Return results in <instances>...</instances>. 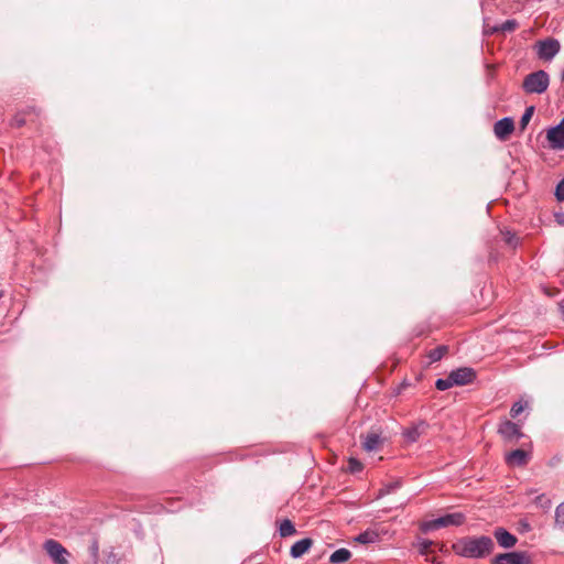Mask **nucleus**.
Here are the masks:
<instances>
[{
  "mask_svg": "<svg viewBox=\"0 0 564 564\" xmlns=\"http://www.w3.org/2000/svg\"><path fill=\"white\" fill-rule=\"evenodd\" d=\"M456 554L467 558H482L495 549V543L490 536H466L453 545Z\"/></svg>",
  "mask_w": 564,
  "mask_h": 564,
  "instance_id": "nucleus-1",
  "label": "nucleus"
},
{
  "mask_svg": "<svg viewBox=\"0 0 564 564\" xmlns=\"http://www.w3.org/2000/svg\"><path fill=\"white\" fill-rule=\"evenodd\" d=\"M550 85V76L543 70H535L528 74L522 82V89L527 94H536L541 95L546 91Z\"/></svg>",
  "mask_w": 564,
  "mask_h": 564,
  "instance_id": "nucleus-2",
  "label": "nucleus"
},
{
  "mask_svg": "<svg viewBox=\"0 0 564 564\" xmlns=\"http://www.w3.org/2000/svg\"><path fill=\"white\" fill-rule=\"evenodd\" d=\"M465 519H466V517L462 512L447 513V514L438 517L436 519L423 522L421 524V530L424 533H427L430 531H433V530H436L440 528H445V527H451V525L458 527L465 522Z\"/></svg>",
  "mask_w": 564,
  "mask_h": 564,
  "instance_id": "nucleus-3",
  "label": "nucleus"
},
{
  "mask_svg": "<svg viewBox=\"0 0 564 564\" xmlns=\"http://www.w3.org/2000/svg\"><path fill=\"white\" fill-rule=\"evenodd\" d=\"M561 44L554 37H546L536 43V53L539 58L543 61H551L560 52Z\"/></svg>",
  "mask_w": 564,
  "mask_h": 564,
  "instance_id": "nucleus-4",
  "label": "nucleus"
},
{
  "mask_svg": "<svg viewBox=\"0 0 564 564\" xmlns=\"http://www.w3.org/2000/svg\"><path fill=\"white\" fill-rule=\"evenodd\" d=\"M498 433L507 443H517L520 438L524 437V434L521 432V427L518 423L512 421H503L499 424Z\"/></svg>",
  "mask_w": 564,
  "mask_h": 564,
  "instance_id": "nucleus-5",
  "label": "nucleus"
},
{
  "mask_svg": "<svg viewBox=\"0 0 564 564\" xmlns=\"http://www.w3.org/2000/svg\"><path fill=\"white\" fill-rule=\"evenodd\" d=\"M47 555L54 561L55 564H68L66 555L67 550L56 540H46L43 545Z\"/></svg>",
  "mask_w": 564,
  "mask_h": 564,
  "instance_id": "nucleus-6",
  "label": "nucleus"
},
{
  "mask_svg": "<svg viewBox=\"0 0 564 564\" xmlns=\"http://www.w3.org/2000/svg\"><path fill=\"white\" fill-rule=\"evenodd\" d=\"M531 561L527 552H506L496 555L491 564H529Z\"/></svg>",
  "mask_w": 564,
  "mask_h": 564,
  "instance_id": "nucleus-7",
  "label": "nucleus"
},
{
  "mask_svg": "<svg viewBox=\"0 0 564 564\" xmlns=\"http://www.w3.org/2000/svg\"><path fill=\"white\" fill-rule=\"evenodd\" d=\"M546 138H547L552 149H554V150H563L564 149V118L560 121L558 124H556L547 130Z\"/></svg>",
  "mask_w": 564,
  "mask_h": 564,
  "instance_id": "nucleus-8",
  "label": "nucleus"
},
{
  "mask_svg": "<svg viewBox=\"0 0 564 564\" xmlns=\"http://www.w3.org/2000/svg\"><path fill=\"white\" fill-rule=\"evenodd\" d=\"M451 379L455 386H465L471 383L476 379V371L470 367H462L451 372Z\"/></svg>",
  "mask_w": 564,
  "mask_h": 564,
  "instance_id": "nucleus-9",
  "label": "nucleus"
},
{
  "mask_svg": "<svg viewBox=\"0 0 564 564\" xmlns=\"http://www.w3.org/2000/svg\"><path fill=\"white\" fill-rule=\"evenodd\" d=\"M514 130V121L511 117H505L494 124V132L497 139L505 141Z\"/></svg>",
  "mask_w": 564,
  "mask_h": 564,
  "instance_id": "nucleus-10",
  "label": "nucleus"
},
{
  "mask_svg": "<svg viewBox=\"0 0 564 564\" xmlns=\"http://www.w3.org/2000/svg\"><path fill=\"white\" fill-rule=\"evenodd\" d=\"M492 534L497 540V543L503 549H511L518 542L517 536L502 527L496 528Z\"/></svg>",
  "mask_w": 564,
  "mask_h": 564,
  "instance_id": "nucleus-11",
  "label": "nucleus"
},
{
  "mask_svg": "<svg viewBox=\"0 0 564 564\" xmlns=\"http://www.w3.org/2000/svg\"><path fill=\"white\" fill-rule=\"evenodd\" d=\"M427 427V422L421 420L417 423L413 424L412 426L405 429L402 432V435L406 440V442L415 443L420 438V436L426 431Z\"/></svg>",
  "mask_w": 564,
  "mask_h": 564,
  "instance_id": "nucleus-12",
  "label": "nucleus"
},
{
  "mask_svg": "<svg viewBox=\"0 0 564 564\" xmlns=\"http://www.w3.org/2000/svg\"><path fill=\"white\" fill-rule=\"evenodd\" d=\"M529 453L518 448L506 455V462L511 466H524L529 460Z\"/></svg>",
  "mask_w": 564,
  "mask_h": 564,
  "instance_id": "nucleus-13",
  "label": "nucleus"
},
{
  "mask_svg": "<svg viewBox=\"0 0 564 564\" xmlns=\"http://www.w3.org/2000/svg\"><path fill=\"white\" fill-rule=\"evenodd\" d=\"M382 442L383 440L380 433L372 431L362 437V448L366 452H373L379 449Z\"/></svg>",
  "mask_w": 564,
  "mask_h": 564,
  "instance_id": "nucleus-14",
  "label": "nucleus"
},
{
  "mask_svg": "<svg viewBox=\"0 0 564 564\" xmlns=\"http://www.w3.org/2000/svg\"><path fill=\"white\" fill-rule=\"evenodd\" d=\"M518 23L514 19H509L499 24L491 25L489 21H485V32H512L516 30Z\"/></svg>",
  "mask_w": 564,
  "mask_h": 564,
  "instance_id": "nucleus-15",
  "label": "nucleus"
},
{
  "mask_svg": "<svg viewBox=\"0 0 564 564\" xmlns=\"http://www.w3.org/2000/svg\"><path fill=\"white\" fill-rule=\"evenodd\" d=\"M313 545V540L310 538L302 539L295 542L290 550V555L293 558H300L303 556Z\"/></svg>",
  "mask_w": 564,
  "mask_h": 564,
  "instance_id": "nucleus-16",
  "label": "nucleus"
},
{
  "mask_svg": "<svg viewBox=\"0 0 564 564\" xmlns=\"http://www.w3.org/2000/svg\"><path fill=\"white\" fill-rule=\"evenodd\" d=\"M379 540L380 534L378 531L373 529H367L366 531L359 533L357 536L354 538V541L360 544H371L379 542Z\"/></svg>",
  "mask_w": 564,
  "mask_h": 564,
  "instance_id": "nucleus-17",
  "label": "nucleus"
},
{
  "mask_svg": "<svg viewBox=\"0 0 564 564\" xmlns=\"http://www.w3.org/2000/svg\"><path fill=\"white\" fill-rule=\"evenodd\" d=\"M351 557V552L348 549L341 547L336 550L329 556V562L332 564H343L347 562Z\"/></svg>",
  "mask_w": 564,
  "mask_h": 564,
  "instance_id": "nucleus-18",
  "label": "nucleus"
},
{
  "mask_svg": "<svg viewBox=\"0 0 564 564\" xmlns=\"http://www.w3.org/2000/svg\"><path fill=\"white\" fill-rule=\"evenodd\" d=\"M296 533V529L291 520L284 519L279 527V534L281 538H288Z\"/></svg>",
  "mask_w": 564,
  "mask_h": 564,
  "instance_id": "nucleus-19",
  "label": "nucleus"
},
{
  "mask_svg": "<svg viewBox=\"0 0 564 564\" xmlns=\"http://www.w3.org/2000/svg\"><path fill=\"white\" fill-rule=\"evenodd\" d=\"M447 350H448V348L445 345H441V346H437L436 348L432 349L427 356L430 359V362L440 361L444 357V355L447 352Z\"/></svg>",
  "mask_w": 564,
  "mask_h": 564,
  "instance_id": "nucleus-20",
  "label": "nucleus"
},
{
  "mask_svg": "<svg viewBox=\"0 0 564 564\" xmlns=\"http://www.w3.org/2000/svg\"><path fill=\"white\" fill-rule=\"evenodd\" d=\"M402 486V481L400 479L394 480L392 482H389L384 485L378 492V498H381L386 495L392 494L395 490H398Z\"/></svg>",
  "mask_w": 564,
  "mask_h": 564,
  "instance_id": "nucleus-21",
  "label": "nucleus"
},
{
  "mask_svg": "<svg viewBox=\"0 0 564 564\" xmlns=\"http://www.w3.org/2000/svg\"><path fill=\"white\" fill-rule=\"evenodd\" d=\"M534 106H530V107H527L523 115L521 116V119H520V122H519V126H520V129L521 130H524L528 126V123L530 122L533 113H534Z\"/></svg>",
  "mask_w": 564,
  "mask_h": 564,
  "instance_id": "nucleus-22",
  "label": "nucleus"
},
{
  "mask_svg": "<svg viewBox=\"0 0 564 564\" xmlns=\"http://www.w3.org/2000/svg\"><path fill=\"white\" fill-rule=\"evenodd\" d=\"M434 544L433 541L427 539L419 538L416 541V546L419 549V553L423 556L427 555L430 547Z\"/></svg>",
  "mask_w": 564,
  "mask_h": 564,
  "instance_id": "nucleus-23",
  "label": "nucleus"
},
{
  "mask_svg": "<svg viewBox=\"0 0 564 564\" xmlns=\"http://www.w3.org/2000/svg\"><path fill=\"white\" fill-rule=\"evenodd\" d=\"M454 386H455V383L451 379V373L446 378L437 379L435 382V387L440 391H445Z\"/></svg>",
  "mask_w": 564,
  "mask_h": 564,
  "instance_id": "nucleus-24",
  "label": "nucleus"
},
{
  "mask_svg": "<svg viewBox=\"0 0 564 564\" xmlns=\"http://www.w3.org/2000/svg\"><path fill=\"white\" fill-rule=\"evenodd\" d=\"M364 466L360 460H358L355 457H350L348 459V466L347 470L351 474L360 473L362 470Z\"/></svg>",
  "mask_w": 564,
  "mask_h": 564,
  "instance_id": "nucleus-25",
  "label": "nucleus"
},
{
  "mask_svg": "<svg viewBox=\"0 0 564 564\" xmlns=\"http://www.w3.org/2000/svg\"><path fill=\"white\" fill-rule=\"evenodd\" d=\"M502 235L506 243L509 245L510 247L516 248L519 245V238L516 236V234L506 230L502 231Z\"/></svg>",
  "mask_w": 564,
  "mask_h": 564,
  "instance_id": "nucleus-26",
  "label": "nucleus"
},
{
  "mask_svg": "<svg viewBox=\"0 0 564 564\" xmlns=\"http://www.w3.org/2000/svg\"><path fill=\"white\" fill-rule=\"evenodd\" d=\"M26 111L18 112L10 121V126L14 128H20L25 124V116Z\"/></svg>",
  "mask_w": 564,
  "mask_h": 564,
  "instance_id": "nucleus-27",
  "label": "nucleus"
},
{
  "mask_svg": "<svg viewBox=\"0 0 564 564\" xmlns=\"http://www.w3.org/2000/svg\"><path fill=\"white\" fill-rule=\"evenodd\" d=\"M555 522L560 528L564 529V502L560 503L556 507Z\"/></svg>",
  "mask_w": 564,
  "mask_h": 564,
  "instance_id": "nucleus-28",
  "label": "nucleus"
},
{
  "mask_svg": "<svg viewBox=\"0 0 564 564\" xmlns=\"http://www.w3.org/2000/svg\"><path fill=\"white\" fill-rule=\"evenodd\" d=\"M523 409H524V405L521 402L513 403L510 409L511 417H513V419L518 417L521 414V412L523 411Z\"/></svg>",
  "mask_w": 564,
  "mask_h": 564,
  "instance_id": "nucleus-29",
  "label": "nucleus"
},
{
  "mask_svg": "<svg viewBox=\"0 0 564 564\" xmlns=\"http://www.w3.org/2000/svg\"><path fill=\"white\" fill-rule=\"evenodd\" d=\"M555 197L558 202H564V178L556 185Z\"/></svg>",
  "mask_w": 564,
  "mask_h": 564,
  "instance_id": "nucleus-30",
  "label": "nucleus"
},
{
  "mask_svg": "<svg viewBox=\"0 0 564 564\" xmlns=\"http://www.w3.org/2000/svg\"><path fill=\"white\" fill-rule=\"evenodd\" d=\"M98 552H99L98 542L94 541L90 545V553L95 561H97V558H98Z\"/></svg>",
  "mask_w": 564,
  "mask_h": 564,
  "instance_id": "nucleus-31",
  "label": "nucleus"
},
{
  "mask_svg": "<svg viewBox=\"0 0 564 564\" xmlns=\"http://www.w3.org/2000/svg\"><path fill=\"white\" fill-rule=\"evenodd\" d=\"M554 217H555V220H556V223H557L558 225H562V226L564 225V212L556 213V214L554 215Z\"/></svg>",
  "mask_w": 564,
  "mask_h": 564,
  "instance_id": "nucleus-32",
  "label": "nucleus"
},
{
  "mask_svg": "<svg viewBox=\"0 0 564 564\" xmlns=\"http://www.w3.org/2000/svg\"><path fill=\"white\" fill-rule=\"evenodd\" d=\"M426 561H430L432 564H441V561L437 557L426 558Z\"/></svg>",
  "mask_w": 564,
  "mask_h": 564,
  "instance_id": "nucleus-33",
  "label": "nucleus"
},
{
  "mask_svg": "<svg viewBox=\"0 0 564 564\" xmlns=\"http://www.w3.org/2000/svg\"><path fill=\"white\" fill-rule=\"evenodd\" d=\"M560 310H561L562 315H563V317H564V301H562V302L560 303Z\"/></svg>",
  "mask_w": 564,
  "mask_h": 564,
  "instance_id": "nucleus-34",
  "label": "nucleus"
},
{
  "mask_svg": "<svg viewBox=\"0 0 564 564\" xmlns=\"http://www.w3.org/2000/svg\"><path fill=\"white\" fill-rule=\"evenodd\" d=\"M521 524H522V528H523L524 530H529V529H530V525H529V523H528V522H522Z\"/></svg>",
  "mask_w": 564,
  "mask_h": 564,
  "instance_id": "nucleus-35",
  "label": "nucleus"
},
{
  "mask_svg": "<svg viewBox=\"0 0 564 564\" xmlns=\"http://www.w3.org/2000/svg\"><path fill=\"white\" fill-rule=\"evenodd\" d=\"M561 80L564 83V69L561 73Z\"/></svg>",
  "mask_w": 564,
  "mask_h": 564,
  "instance_id": "nucleus-36",
  "label": "nucleus"
},
{
  "mask_svg": "<svg viewBox=\"0 0 564 564\" xmlns=\"http://www.w3.org/2000/svg\"><path fill=\"white\" fill-rule=\"evenodd\" d=\"M2 296H3V292H2V291H0V299H1Z\"/></svg>",
  "mask_w": 564,
  "mask_h": 564,
  "instance_id": "nucleus-37",
  "label": "nucleus"
}]
</instances>
